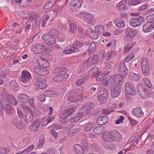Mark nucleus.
I'll use <instances>...</instances> for the list:
<instances>
[{"mask_svg":"<svg viewBox=\"0 0 154 154\" xmlns=\"http://www.w3.org/2000/svg\"><path fill=\"white\" fill-rule=\"evenodd\" d=\"M93 123H87L85 126L84 130L86 131H89L91 130L94 127Z\"/></svg>","mask_w":154,"mask_h":154,"instance_id":"obj_41","label":"nucleus"},{"mask_svg":"<svg viewBox=\"0 0 154 154\" xmlns=\"http://www.w3.org/2000/svg\"><path fill=\"white\" fill-rule=\"evenodd\" d=\"M54 91H47L44 92V95L46 97H52L54 94Z\"/></svg>","mask_w":154,"mask_h":154,"instance_id":"obj_47","label":"nucleus"},{"mask_svg":"<svg viewBox=\"0 0 154 154\" xmlns=\"http://www.w3.org/2000/svg\"><path fill=\"white\" fill-rule=\"evenodd\" d=\"M96 49V44L94 42H91L89 45V47L88 48V51H87L88 53H91L94 52Z\"/></svg>","mask_w":154,"mask_h":154,"instance_id":"obj_29","label":"nucleus"},{"mask_svg":"<svg viewBox=\"0 0 154 154\" xmlns=\"http://www.w3.org/2000/svg\"><path fill=\"white\" fill-rule=\"evenodd\" d=\"M124 118L123 116H121L119 119L116 121V124L118 125L123 122V121L124 120Z\"/></svg>","mask_w":154,"mask_h":154,"instance_id":"obj_60","label":"nucleus"},{"mask_svg":"<svg viewBox=\"0 0 154 154\" xmlns=\"http://www.w3.org/2000/svg\"><path fill=\"white\" fill-rule=\"evenodd\" d=\"M103 75L102 74L98 75L96 78V80L97 81L99 82L103 81L104 79H106V77H103Z\"/></svg>","mask_w":154,"mask_h":154,"instance_id":"obj_55","label":"nucleus"},{"mask_svg":"<svg viewBox=\"0 0 154 154\" xmlns=\"http://www.w3.org/2000/svg\"><path fill=\"white\" fill-rule=\"evenodd\" d=\"M45 119H47V122L50 123L53 121L55 119V116L45 117Z\"/></svg>","mask_w":154,"mask_h":154,"instance_id":"obj_61","label":"nucleus"},{"mask_svg":"<svg viewBox=\"0 0 154 154\" xmlns=\"http://www.w3.org/2000/svg\"><path fill=\"white\" fill-rule=\"evenodd\" d=\"M128 2L132 5H136L140 3V2L138 0H129Z\"/></svg>","mask_w":154,"mask_h":154,"instance_id":"obj_53","label":"nucleus"},{"mask_svg":"<svg viewBox=\"0 0 154 154\" xmlns=\"http://www.w3.org/2000/svg\"><path fill=\"white\" fill-rule=\"evenodd\" d=\"M125 77L120 74H117L115 76L112 75L109 78V83H110L112 84H118L121 86L123 83Z\"/></svg>","mask_w":154,"mask_h":154,"instance_id":"obj_5","label":"nucleus"},{"mask_svg":"<svg viewBox=\"0 0 154 154\" xmlns=\"http://www.w3.org/2000/svg\"><path fill=\"white\" fill-rule=\"evenodd\" d=\"M0 103L2 106H8L9 104V102L4 98H2L0 99Z\"/></svg>","mask_w":154,"mask_h":154,"instance_id":"obj_44","label":"nucleus"},{"mask_svg":"<svg viewBox=\"0 0 154 154\" xmlns=\"http://www.w3.org/2000/svg\"><path fill=\"white\" fill-rule=\"evenodd\" d=\"M111 103L112 104V105L114 106H124L125 105V102L120 101L119 99H118V100H116L111 102Z\"/></svg>","mask_w":154,"mask_h":154,"instance_id":"obj_39","label":"nucleus"},{"mask_svg":"<svg viewBox=\"0 0 154 154\" xmlns=\"http://www.w3.org/2000/svg\"><path fill=\"white\" fill-rule=\"evenodd\" d=\"M46 97L45 95H40L38 96L37 99L38 100L41 102H44L45 99Z\"/></svg>","mask_w":154,"mask_h":154,"instance_id":"obj_64","label":"nucleus"},{"mask_svg":"<svg viewBox=\"0 0 154 154\" xmlns=\"http://www.w3.org/2000/svg\"><path fill=\"white\" fill-rule=\"evenodd\" d=\"M92 109V106H83L81 109V110L82 111L84 114L86 115L90 112Z\"/></svg>","mask_w":154,"mask_h":154,"instance_id":"obj_36","label":"nucleus"},{"mask_svg":"<svg viewBox=\"0 0 154 154\" xmlns=\"http://www.w3.org/2000/svg\"><path fill=\"white\" fill-rule=\"evenodd\" d=\"M74 151L77 154H83L84 151L83 148L79 144H76L74 145L73 147Z\"/></svg>","mask_w":154,"mask_h":154,"instance_id":"obj_25","label":"nucleus"},{"mask_svg":"<svg viewBox=\"0 0 154 154\" xmlns=\"http://www.w3.org/2000/svg\"><path fill=\"white\" fill-rule=\"evenodd\" d=\"M81 78L78 79L76 82L75 84L77 86H80L85 83L84 81Z\"/></svg>","mask_w":154,"mask_h":154,"instance_id":"obj_52","label":"nucleus"},{"mask_svg":"<svg viewBox=\"0 0 154 154\" xmlns=\"http://www.w3.org/2000/svg\"><path fill=\"white\" fill-rule=\"evenodd\" d=\"M121 92V86L118 84H112L111 95L114 98L117 97Z\"/></svg>","mask_w":154,"mask_h":154,"instance_id":"obj_10","label":"nucleus"},{"mask_svg":"<svg viewBox=\"0 0 154 154\" xmlns=\"http://www.w3.org/2000/svg\"><path fill=\"white\" fill-rule=\"evenodd\" d=\"M35 106H22V108L25 110L27 111L26 114L24 117V120L27 123L31 124L33 120V112H34L35 114H37V112L35 111L36 109Z\"/></svg>","mask_w":154,"mask_h":154,"instance_id":"obj_3","label":"nucleus"},{"mask_svg":"<svg viewBox=\"0 0 154 154\" xmlns=\"http://www.w3.org/2000/svg\"><path fill=\"white\" fill-rule=\"evenodd\" d=\"M42 40L43 41L47 42L49 44L54 45L56 44V40L53 36H50L47 33L44 34L42 36Z\"/></svg>","mask_w":154,"mask_h":154,"instance_id":"obj_15","label":"nucleus"},{"mask_svg":"<svg viewBox=\"0 0 154 154\" xmlns=\"http://www.w3.org/2000/svg\"><path fill=\"white\" fill-rule=\"evenodd\" d=\"M154 28V26L149 22L145 23L143 26V30L144 32H151Z\"/></svg>","mask_w":154,"mask_h":154,"instance_id":"obj_22","label":"nucleus"},{"mask_svg":"<svg viewBox=\"0 0 154 154\" xmlns=\"http://www.w3.org/2000/svg\"><path fill=\"white\" fill-rule=\"evenodd\" d=\"M90 37L92 39H96L98 38V35L97 33L94 30L93 32L91 34Z\"/></svg>","mask_w":154,"mask_h":154,"instance_id":"obj_54","label":"nucleus"},{"mask_svg":"<svg viewBox=\"0 0 154 154\" xmlns=\"http://www.w3.org/2000/svg\"><path fill=\"white\" fill-rule=\"evenodd\" d=\"M69 26L71 32L73 33H75L77 31V27L72 23L69 24Z\"/></svg>","mask_w":154,"mask_h":154,"instance_id":"obj_49","label":"nucleus"},{"mask_svg":"<svg viewBox=\"0 0 154 154\" xmlns=\"http://www.w3.org/2000/svg\"><path fill=\"white\" fill-rule=\"evenodd\" d=\"M75 111V106H70L62 111L59 116L61 118L65 119L69 117Z\"/></svg>","mask_w":154,"mask_h":154,"instance_id":"obj_11","label":"nucleus"},{"mask_svg":"<svg viewBox=\"0 0 154 154\" xmlns=\"http://www.w3.org/2000/svg\"><path fill=\"white\" fill-rule=\"evenodd\" d=\"M118 71L120 74L123 75V76L125 77L128 73V69L126 67L125 63H120L118 66Z\"/></svg>","mask_w":154,"mask_h":154,"instance_id":"obj_17","label":"nucleus"},{"mask_svg":"<svg viewBox=\"0 0 154 154\" xmlns=\"http://www.w3.org/2000/svg\"><path fill=\"white\" fill-rule=\"evenodd\" d=\"M82 44L78 41H76L74 44L66 48L65 50L60 51L58 52V54L63 56L65 54H69L76 53L79 51V49L81 47Z\"/></svg>","mask_w":154,"mask_h":154,"instance_id":"obj_2","label":"nucleus"},{"mask_svg":"<svg viewBox=\"0 0 154 154\" xmlns=\"http://www.w3.org/2000/svg\"><path fill=\"white\" fill-rule=\"evenodd\" d=\"M125 33L126 36L128 37L132 38L136 36L137 31L132 28H128L125 30Z\"/></svg>","mask_w":154,"mask_h":154,"instance_id":"obj_19","label":"nucleus"},{"mask_svg":"<svg viewBox=\"0 0 154 154\" xmlns=\"http://www.w3.org/2000/svg\"><path fill=\"white\" fill-rule=\"evenodd\" d=\"M81 119L74 115L72 117H70L69 119V121L71 122H77Z\"/></svg>","mask_w":154,"mask_h":154,"instance_id":"obj_45","label":"nucleus"},{"mask_svg":"<svg viewBox=\"0 0 154 154\" xmlns=\"http://www.w3.org/2000/svg\"><path fill=\"white\" fill-rule=\"evenodd\" d=\"M144 81L145 85L149 88L152 89V86L151 84V83L149 80L147 79H145L144 80Z\"/></svg>","mask_w":154,"mask_h":154,"instance_id":"obj_56","label":"nucleus"},{"mask_svg":"<svg viewBox=\"0 0 154 154\" xmlns=\"http://www.w3.org/2000/svg\"><path fill=\"white\" fill-rule=\"evenodd\" d=\"M86 14L87 13H79L77 14V16L79 17L83 18L84 20Z\"/></svg>","mask_w":154,"mask_h":154,"instance_id":"obj_63","label":"nucleus"},{"mask_svg":"<svg viewBox=\"0 0 154 154\" xmlns=\"http://www.w3.org/2000/svg\"><path fill=\"white\" fill-rule=\"evenodd\" d=\"M135 56L133 54H128L127 57L125 59V61L126 62H128L130 60L134 58Z\"/></svg>","mask_w":154,"mask_h":154,"instance_id":"obj_51","label":"nucleus"},{"mask_svg":"<svg viewBox=\"0 0 154 154\" xmlns=\"http://www.w3.org/2000/svg\"><path fill=\"white\" fill-rule=\"evenodd\" d=\"M56 72H58V73H60V71H61V72L63 71L65 72H67V70L66 69V68L65 67H63L62 68H60V67H57L55 69Z\"/></svg>","mask_w":154,"mask_h":154,"instance_id":"obj_58","label":"nucleus"},{"mask_svg":"<svg viewBox=\"0 0 154 154\" xmlns=\"http://www.w3.org/2000/svg\"><path fill=\"white\" fill-rule=\"evenodd\" d=\"M31 79V74L26 70H23L19 77L20 82L24 83L29 84Z\"/></svg>","mask_w":154,"mask_h":154,"instance_id":"obj_7","label":"nucleus"},{"mask_svg":"<svg viewBox=\"0 0 154 154\" xmlns=\"http://www.w3.org/2000/svg\"><path fill=\"white\" fill-rule=\"evenodd\" d=\"M94 17V15L93 14L90 13H87V14L84 20L88 24H91L93 23V19Z\"/></svg>","mask_w":154,"mask_h":154,"instance_id":"obj_27","label":"nucleus"},{"mask_svg":"<svg viewBox=\"0 0 154 154\" xmlns=\"http://www.w3.org/2000/svg\"><path fill=\"white\" fill-rule=\"evenodd\" d=\"M126 0H123L122 1L119 3H117L116 5L118 9L122 10L125 8L126 6Z\"/></svg>","mask_w":154,"mask_h":154,"instance_id":"obj_34","label":"nucleus"},{"mask_svg":"<svg viewBox=\"0 0 154 154\" xmlns=\"http://www.w3.org/2000/svg\"><path fill=\"white\" fill-rule=\"evenodd\" d=\"M135 42H133L132 41H129L127 44V47L125 48L124 53L128 52L131 49L133 46L136 44Z\"/></svg>","mask_w":154,"mask_h":154,"instance_id":"obj_31","label":"nucleus"},{"mask_svg":"<svg viewBox=\"0 0 154 154\" xmlns=\"http://www.w3.org/2000/svg\"><path fill=\"white\" fill-rule=\"evenodd\" d=\"M103 139L108 142H119L122 139V135L117 131L106 132L102 135Z\"/></svg>","mask_w":154,"mask_h":154,"instance_id":"obj_1","label":"nucleus"},{"mask_svg":"<svg viewBox=\"0 0 154 154\" xmlns=\"http://www.w3.org/2000/svg\"><path fill=\"white\" fill-rule=\"evenodd\" d=\"M19 100L23 103H27L29 100L28 97L26 94H22L18 96Z\"/></svg>","mask_w":154,"mask_h":154,"instance_id":"obj_33","label":"nucleus"},{"mask_svg":"<svg viewBox=\"0 0 154 154\" xmlns=\"http://www.w3.org/2000/svg\"><path fill=\"white\" fill-rule=\"evenodd\" d=\"M132 114L137 117H140L144 115L143 112L140 106H137L135 108L133 109L132 110Z\"/></svg>","mask_w":154,"mask_h":154,"instance_id":"obj_20","label":"nucleus"},{"mask_svg":"<svg viewBox=\"0 0 154 154\" xmlns=\"http://www.w3.org/2000/svg\"><path fill=\"white\" fill-rule=\"evenodd\" d=\"M9 86L12 89L15 90L18 87V85L15 80H12L10 82Z\"/></svg>","mask_w":154,"mask_h":154,"instance_id":"obj_37","label":"nucleus"},{"mask_svg":"<svg viewBox=\"0 0 154 154\" xmlns=\"http://www.w3.org/2000/svg\"><path fill=\"white\" fill-rule=\"evenodd\" d=\"M117 19H115L113 21L116 25L119 28H122L125 26V22L123 21H122L121 22L117 21Z\"/></svg>","mask_w":154,"mask_h":154,"instance_id":"obj_38","label":"nucleus"},{"mask_svg":"<svg viewBox=\"0 0 154 154\" xmlns=\"http://www.w3.org/2000/svg\"><path fill=\"white\" fill-rule=\"evenodd\" d=\"M95 29L96 32L100 33L104 32L105 30L104 26L101 25L96 26L95 27Z\"/></svg>","mask_w":154,"mask_h":154,"instance_id":"obj_40","label":"nucleus"},{"mask_svg":"<svg viewBox=\"0 0 154 154\" xmlns=\"http://www.w3.org/2000/svg\"><path fill=\"white\" fill-rule=\"evenodd\" d=\"M98 55L94 54L92 57L89 58L85 62H88V61L90 64L92 65H96L98 62Z\"/></svg>","mask_w":154,"mask_h":154,"instance_id":"obj_24","label":"nucleus"},{"mask_svg":"<svg viewBox=\"0 0 154 154\" xmlns=\"http://www.w3.org/2000/svg\"><path fill=\"white\" fill-rule=\"evenodd\" d=\"M11 104L13 105H16L18 103V101L16 100L14 97L12 95L10 96L8 99Z\"/></svg>","mask_w":154,"mask_h":154,"instance_id":"obj_42","label":"nucleus"},{"mask_svg":"<svg viewBox=\"0 0 154 154\" xmlns=\"http://www.w3.org/2000/svg\"><path fill=\"white\" fill-rule=\"evenodd\" d=\"M115 53L113 51H110L108 52L106 54V59L110 60L114 56Z\"/></svg>","mask_w":154,"mask_h":154,"instance_id":"obj_43","label":"nucleus"},{"mask_svg":"<svg viewBox=\"0 0 154 154\" xmlns=\"http://www.w3.org/2000/svg\"><path fill=\"white\" fill-rule=\"evenodd\" d=\"M57 0H50V2L45 4L43 8L45 9H48L53 6Z\"/></svg>","mask_w":154,"mask_h":154,"instance_id":"obj_32","label":"nucleus"},{"mask_svg":"<svg viewBox=\"0 0 154 154\" xmlns=\"http://www.w3.org/2000/svg\"><path fill=\"white\" fill-rule=\"evenodd\" d=\"M108 90L104 88H102L99 91L97 99L101 103H104L106 102L109 96Z\"/></svg>","mask_w":154,"mask_h":154,"instance_id":"obj_4","label":"nucleus"},{"mask_svg":"<svg viewBox=\"0 0 154 154\" xmlns=\"http://www.w3.org/2000/svg\"><path fill=\"white\" fill-rule=\"evenodd\" d=\"M77 96L76 92L75 90L72 91L68 97V100L69 101H72L73 102H76V100L75 99Z\"/></svg>","mask_w":154,"mask_h":154,"instance_id":"obj_26","label":"nucleus"},{"mask_svg":"<svg viewBox=\"0 0 154 154\" xmlns=\"http://www.w3.org/2000/svg\"><path fill=\"white\" fill-rule=\"evenodd\" d=\"M141 66L142 72L145 75H147L150 73V69L148 60L146 57L141 60Z\"/></svg>","mask_w":154,"mask_h":154,"instance_id":"obj_9","label":"nucleus"},{"mask_svg":"<svg viewBox=\"0 0 154 154\" xmlns=\"http://www.w3.org/2000/svg\"><path fill=\"white\" fill-rule=\"evenodd\" d=\"M137 88L139 95L141 97L146 99L149 97V91L146 89L142 84H138Z\"/></svg>","mask_w":154,"mask_h":154,"instance_id":"obj_8","label":"nucleus"},{"mask_svg":"<svg viewBox=\"0 0 154 154\" xmlns=\"http://www.w3.org/2000/svg\"><path fill=\"white\" fill-rule=\"evenodd\" d=\"M125 90L126 93L131 96H135L137 94L134 85L132 83L127 82L125 84Z\"/></svg>","mask_w":154,"mask_h":154,"instance_id":"obj_6","label":"nucleus"},{"mask_svg":"<svg viewBox=\"0 0 154 154\" xmlns=\"http://www.w3.org/2000/svg\"><path fill=\"white\" fill-rule=\"evenodd\" d=\"M83 4V0H71L69 3V6L74 7L76 9L79 8Z\"/></svg>","mask_w":154,"mask_h":154,"instance_id":"obj_18","label":"nucleus"},{"mask_svg":"<svg viewBox=\"0 0 154 154\" xmlns=\"http://www.w3.org/2000/svg\"><path fill=\"white\" fill-rule=\"evenodd\" d=\"M89 71L92 72V75L93 77H95L101 73L100 71L99 70L98 67H94L91 69Z\"/></svg>","mask_w":154,"mask_h":154,"instance_id":"obj_30","label":"nucleus"},{"mask_svg":"<svg viewBox=\"0 0 154 154\" xmlns=\"http://www.w3.org/2000/svg\"><path fill=\"white\" fill-rule=\"evenodd\" d=\"M34 70L35 73L38 75H44L48 73L49 71L44 67L35 66L34 67Z\"/></svg>","mask_w":154,"mask_h":154,"instance_id":"obj_16","label":"nucleus"},{"mask_svg":"<svg viewBox=\"0 0 154 154\" xmlns=\"http://www.w3.org/2000/svg\"><path fill=\"white\" fill-rule=\"evenodd\" d=\"M10 151L9 148L3 146L0 147V152L2 153H7Z\"/></svg>","mask_w":154,"mask_h":154,"instance_id":"obj_46","label":"nucleus"},{"mask_svg":"<svg viewBox=\"0 0 154 154\" xmlns=\"http://www.w3.org/2000/svg\"><path fill=\"white\" fill-rule=\"evenodd\" d=\"M1 94L2 97L7 98L8 99V98H9L10 97V96L11 95L8 94L5 90L2 91L1 92Z\"/></svg>","mask_w":154,"mask_h":154,"instance_id":"obj_57","label":"nucleus"},{"mask_svg":"<svg viewBox=\"0 0 154 154\" xmlns=\"http://www.w3.org/2000/svg\"><path fill=\"white\" fill-rule=\"evenodd\" d=\"M41 123L42 125L44 126H46L49 124L48 122H47V119H45V118H43L41 119Z\"/></svg>","mask_w":154,"mask_h":154,"instance_id":"obj_59","label":"nucleus"},{"mask_svg":"<svg viewBox=\"0 0 154 154\" xmlns=\"http://www.w3.org/2000/svg\"><path fill=\"white\" fill-rule=\"evenodd\" d=\"M45 138L43 136H40L39 137V140L36 146V148L37 149H39L45 143L44 140Z\"/></svg>","mask_w":154,"mask_h":154,"instance_id":"obj_35","label":"nucleus"},{"mask_svg":"<svg viewBox=\"0 0 154 154\" xmlns=\"http://www.w3.org/2000/svg\"><path fill=\"white\" fill-rule=\"evenodd\" d=\"M69 75L64 71H60L53 78V80L57 82H60L65 80L68 77Z\"/></svg>","mask_w":154,"mask_h":154,"instance_id":"obj_13","label":"nucleus"},{"mask_svg":"<svg viewBox=\"0 0 154 154\" xmlns=\"http://www.w3.org/2000/svg\"><path fill=\"white\" fill-rule=\"evenodd\" d=\"M144 18L140 16L137 18L131 19L129 20L130 25L133 27H136L140 25L144 21Z\"/></svg>","mask_w":154,"mask_h":154,"instance_id":"obj_14","label":"nucleus"},{"mask_svg":"<svg viewBox=\"0 0 154 154\" xmlns=\"http://www.w3.org/2000/svg\"><path fill=\"white\" fill-rule=\"evenodd\" d=\"M40 125V120L38 119H35L33 122L32 125L30 126L34 128V131H37Z\"/></svg>","mask_w":154,"mask_h":154,"instance_id":"obj_28","label":"nucleus"},{"mask_svg":"<svg viewBox=\"0 0 154 154\" xmlns=\"http://www.w3.org/2000/svg\"><path fill=\"white\" fill-rule=\"evenodd\" d=\"M112 110L109 109H102V112L103 114L108 115L110 113Z\"/></svg>","mask_w":154,"mask_h":154,"instance_id":"obj_62","label":"nucleus"},{"mask_svg":"<svg viewBox=\"0 0 154 154\" xmlns=\"http://www.w3.org/2000/svg\"><path fill=\"white\" fill-rule=\"evenodd\" d=\"M32 49L36 54L43 53L46 49V47L42 44L37 43L32 46Z\"/></svg>","mask_w":154,"mask_h":154,"instance_id":"obj_12","label":"nucleus"},{"mask_svg":"<svg viewBox=\"0 0 154 154\" xmlns=\"http://www.w3.org/2000/svg\"><path fill=\"white\" fill-rule=\"evenodd\" d=\"M58 33V31L56 29H53L49 31V33L48 34L51 36L55 35Z\"/></svg>","mask_w":154,"mask_h":154,"instance_id":"obj_48","label":"nucleus"},{"mask_svg":"<svg viewBox=\"0 0 154 154\" xmlns=\"http://www.w3.org/2000/svg\"><path fill=\"white\" fill-rule=\"evenodd\" d=\"M11 122L19 130L22 129L24 126V124L22 121L20 120L18 121L17 119H13L11 121Z\"/></svg>","mask_w":154,"mask_h":154,"instance_id":"obj_21","label":"nucleus"},{"mask_svg":"<svg viewBox=\"0 0 154 154\" xmlns=\"http://www.w3.org/2000/svg\"><path fill=\"white\" fill-rule=\"evenodd\" d=\"M5 109V111L10 115H11L13 112L14 109L12 106H7Z\"/></svg>","mask_w":154,"mask_h":154,"instance_id":"obj_50","label":"nucleus"},{"mask_svg":"<svg viewBox=\"0 0 154 154\" xmlns=\"http://www.w3.org/2000/svg\"><path fill=\"white\" fill-rule=\"evenodd\" d=\"M108 117L106 116H103L99 118L96 121L97 124L99 125H105L108 121Z\"/></svg>","mask_w":154,"mask_h":154,"instance_id":"obj_23","label":"nucleus"}]
</instances>
